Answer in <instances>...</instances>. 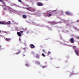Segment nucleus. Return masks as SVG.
Masks as SVG:
<instances>
[{
  "label": "nucleus",
  "mask_w": 79,
  "mask_h": 79,
  "mask_svg": "<svg viewBox=\"0 0 79 79\" xmlns=\"http://www.w3.org/2000/svg\"><path fill=\"white\" fill-rule=\"evenodd\" d=\"M42 51H43V52H44V53H45V50H44V49L42 50Z\"/></svg>",
  "instance_id": "21"
},
{
  "label": "nucleus",
  "mask_w": 79,
  "mask_h": 79,
  "mask_svg": "<svg viewBox=\"0 0 79 79\" xmlns=\"http://www.w3.org/2000/svg\"><path fill=\"white\" fill-rule=\"evenodd\" d=\"M29 8L30 9L31 11H35V9L34 8L29 7Z\"/></svg>",
  "instance_id": "4"
},
{
  "label": "nucleus",
  "mask_w": 79,
  "mask_h": 79,
  "mask_svg": "<svg viewBox=\"0 0 79 79\" xmlns=\"http://www.w3.org/2000/svg\"><path fill=\"white\" fill-rule=\"evenodd\" d=\"M52 13H48V15L47 16H51L52 15Z\"/></svg>",
  "instance_id": "10"
},
{
  "label": "nucleus",
  "mask_w": 79,
  "mask_h": 79,
  "mask_svg": "<svg viewBox=\"0 0 79 79\" xmlns=\"http://www.w3.org/2000/svg\"><path fill=\"white\" fill-rule=\"evenodd\" d=\"M26 9L27 10H28V11H31V10H29V9L28 8H26Z\"/></svg>",
  "instance_id": "18"
},
{
  "label": "nucleus",
  "mask_w": 79,
  "mask_h": 79,
  "mask_svg": "<svg viewBox=\"0 0 79 79\" xmlns=\"http://www.w3.org/2000/svg\"><path fill=\"white\" fill-rule=\"evenodd\" d=\"M34 47H35V46H34V45L32 44H31V46L30 47V48H31L32 49Z\"/></svg>",
  "instance_id": "8"
},
{
  "label": "nucleus",
  "mask_w": 79,
  "mask_h": 79,
  "mask_svg": "<svg viewBox=\"0 0 79 79\" xmlns=\"http://www.w3.org/2000/svg\"><path fill=\"white\" fill-rule=\"evenodd\" d=\"M36 4L38 6H42L43 5V4L40 2H38L36 3Z\"/></svg>",
  "instance_id": "1"
},
{
  "label": "nucleus",
  "mask_w": 79,
  "mask_h": 79,
  "mask_svg": "<svg viewBox=\"0 0 79 79\" xmlns=\"http://www.w3.org/2000/svg\"><path fill=\"white\" fill-rule=\"evenodd\" d=\"M0 2H3L4 5L5 4V2H3V0H0Z\"/></svg>",
  "instance_id": "15"
},
{
  "label": "nucleus",
  "mask_w": 79,
  "mask_h": 79,
  "mask_svg": "<svg viewBox=\"0 0 79 79\" xmlns=\"http://www.w3.org/2000/svg\"><path fill=\"white\" fill-rule=\"evenodd\" d=\"M7 41V42H10V41L11 40V39L10 38H6L5 39Z\"/></svg>",
  "instance_id": "6"
},
{
  "label": "nucleus",
  "mask_w": 79,
  "mask_h": 79,
  "mask_svg": "<svg viewBox=\"0 0 79 79\" xmlns=\"http://www.w3.org/2000/svg\"><path fill=\"white\" fill-rule=\"evenodd\" d=\"M26 66H29V65H28V64H27L26 65Z\"/></svg>",
  "instance_id": "23"
},
{
  "label": "nucleus",
  "mask_w": 79,
  "mask_h": 79,
  "mask_svg": "<svg viewBox=\"0 0 79 79\" xmlns=\"http://www.w3.org/2000/svg\"><path fill=\"white\" fill-rule=\"evenodd\" d=\"M23 55V56H25V55Z\"/></svg>",
  "instance_id": "28"
},
{
  "label": "nucleus",
  "mask_w": 79,
  "mask_h": 79,
  "mask_svg": "<svg viewBox=\"0 0 79 79\" xmlns=\"http://www.w3.org/2000/svg\"><path fill=\"white\" fill-rule=\"evenodd\" d=\"M5 40L6 39L5 38Z\"/></svg>",
  "instance_id": "31"
},
{
  "label": "nucleus",
  "mask_w": 79,
  "mask_h": 79,
  "mask_svg": "<svg viewBox=\"0 0 79 79\" xmlns=\"http://www.w3.org/2000/svg\"><path fill=\"white\" fill-rule=\"evenodd\" d=\"M11 23V21H9L7 23V24H10Z\"/></svg>",
  "instance_id": "14"
},
{
  "label": "nucleus",
  "mask_w": 79,
  "mask_h": 79,
  "mask_svg": "<svg viewBox=\"0 0 79 79\" xmlns=\"http://www.w3.org/2000/svg\"><path fill=\"white\" fill-rule=\"evenodd\" d=\"M75 53L76 55H79V51H77L76 50H75Z\"/></svg>",
  "instance_id": "3"
},
{
  "label": "nucleus",
  "mask_w": 79,
  "mask_h": 79,
  "mask_svg": "<svg viewBox=\"0 0 79 79\" xmlns=\"http://www.w3.org/2000/svg\"><path fill=\"white\" fill-rule=\"evenodd\" d=\"M36 63H38V64H40V63L39 62H36Z\"/></svg>",
  "instance_id": "22"
},
{
  "label": "nucleus",
  "mask_w": 79,
  "mask_h": 79,
  "mask_svg": "<svg viewBox=\"0 0 79 79\" xmlns=\"http://www.w3.org/2000/svg\"><path fill=\"white\" fill-rule=\"evenodd\" d=\"M73 47H74V48H76V46H73Z\"/></svg>",
  "instance_id": "27"
},
{
  "label": "nucleus",
  "mask_w": 79,
  "mask_h": 79,
  "mask_svg": "<svg viewBox=\"0 0 79 79\" xmlns=\"http://www.w3.org/2000/svg\"><path fill=\"white\" fill-rule=\"evenodd\" d=\"M36 58L39 59V55H38V54H36Z\"/></svg>",
  "instance_id": "12"
},
{
  "label": "nucleus",
  "mask_w": 79,
  "mask_h": 79,
  "mask_svg": "<svg viewBox=\"0 0 79 79\" xmlns=\"http://www.w3.org/2000/svg\"><path fill=\"white\" fill-rule=\"evenodd\" d=\"M17 35H18V36H19V37H21L22 35L21 33L19 32H17Z\"/></svg>",
  "instance_id": "5"
},
{
  "label": "nucleus",
  "mask_w": 79,
  "mask_h": 79,
  "mask_svg": "<svg viewBox=\"0 0 79 79\" xmlns=\"http://www.w3.org/2000/svg\"><path fill=\"white\" fill-rule=\"evenodd\" d=\"M27 17L26 16V15H22V18H26Z\"/></svg>",
  "instance_id": "11"
},
{
  "label": "nucleus",
  "mask_w": 79,
  "mask_h": 79,
  "mask_svg": "<svg viewBox=\"0 0 79 79\" xmlns=\"http://www.w3.org/2000/svg\"><path fill=\"white\" fill-rule=\"evenodd\" d=\"M50 53H51V52L50 51H48V53H47V55H49Z\"/></svg>",
  "instance_id": "16"
},
{
  "label": "nucleus",
  "mask_w": 79,
  "mask_h": 79,
  "mask_svg": "<svg viewBox=\"0 0 79 79\" xmlns=\"http://www.w3.org/2000/svg\"><path fill=\"white\" fill-rule=\"evenodd\" d=\"M42 55L44 57H45V55L44 54L42 53Z\"/></svg>",
  "instance_id": "19"
},
{
  "label": "nucleus",
  "mask_w": 79,
  "mask_h": 79,
  "mask_svg": "<svg viewBox=\"0 0 79 79\" xmlns=\"http://www.w3.org/2000/svg\"><path fill=\"white\" fill-rule=\"evenodd\" d=\"M42 68H45L47 67L46 66H42Z\"/></svg>",
  "instance_id": "17"
},
{
  "label": "nucleus",
  "mask_w": 79,
  "mask_h": 79,
  "mask_svg": "<svg viewBox=\"0 0 79 79\" xmlns=\"http://www.w3.org/2000/svg\"><path fill=\"white\" fill-rule=\"evenodd\" d=\"M65 14H66L67 15H71V13L69 12H66Z\"/></svg>",
  "instance_id": "7"
},
{
  "label": "nucleus",
  "mask_w": 79,
  "mask_h": 79,
  "mask_svg": "<svg viewBox=\"0 0 79 79\" xmlns=\"http://www.w3.org/2000/svg\"><path fill=\"white\" fill-rule=\"evenodd\" d=\"M18 2H20V3H22V1H21V0H18Z\"/></svg>",
  "instance_id": "20"
},
{
  "label": "nucleus",
  "mask_w": 79,
  "mask_h": 79,
  "mask_svg": "<svg viewBox=\"0 0 79 79\" xmlns=\"http://www.w3.org/2000/svg\"><path fill=\"white\" fill-rule=\"evenodd\" d=\"M19 41H21V38H19Z\"/></svg>",
  "instance_id": "26"
},
{
  "label": "nucleus",
  "mask_w": 79,
  "mask_h": 79,
  "mask_svg": "<svg viewBox=\"0 0 79 79\" xmlns=\"http://www.w3.org/2000/svg\"><path fill=\"white\" fill-rule=\"evenodd\" d=\"M18 52H17L16 53V55H17V54H19V53H20V50H19L18 51Z\"/></svg>",
  "instance_id": "13"
},
{
  "label": "nucleus",
  "mask_w": 79,
  "mask_h": 79,
  "mask_svg": "<svg viewBox=\"0 0 79 79\" xmlns=\"http://www.w3.org/2000/svg\"><path fill=\"white\" fill-rule=\"evenodd\" d=\"M6 10V8L5 7L4 8V10Z\"/></svg>",
  "instance_id": "25"
},
{
  "label": "nucleus",
  "mask_w": 79,
  "mask_h": 79,
  "mask_svg": "<svg viewBox=\"0 0 79 79\" xmlns=\"http://www.w3.org/2000/svg\"><path fill=\"white\" fill-rule=\"evenodd\" d=\"M1 32V31L0 30V33Z\"/></svg>",
  "instance_id": "29"
},
{
  "label": "nucleus",
  "mask_w": 79,
  "mask_h": 79,
  "mask_svg": "<svg viewBox=\"0 0 79 79\" xmlns=\"http://www.w3.org/2000/svg\"><path fill=\"white\" fill-rule=\"evenodd\" d=\"M70 42L71 43H74V39L73 38H71L70 39Z\"/></svg>",
  "instance_id": "2"
},
{
  "label": "nucleus",
  "mask_w": 79,
  "mask_h": 79,
  "mask_svg": "<svg viewBox=\"0 0 79 79\" xmlns=\"http://www.w3.org/2000/svg\"><path fill=\"white\" fill-rule=\"evenodd\" d=\"M78 39H79V37H78Z\"/></svg>",
  "instance_id": "30"
},
{
  "label": "nucleus",
  "mask_w": 79,
  "mask_h": 79,
  "mask_svg": "<svg viewBox=\"0 0 79 79\" xmlns=\"http://www.w3.org/2000/svg\"><path fill=\"white\" fill-rule=\"evenodd\" d=\"M23 31H20V33H23Z\"/></svg>",
  "instance_id": "24"
},
{
  "label": "nucleus",
  "mask_w": 79,
  "mask_h": 79,
  "mask_svg": "<svg viewBox=\"0 0 79 79\" xmlns=\"http://www.w3.org/2000/svg\"><path fill=\"white\" fill-rule=\"evenodd\" d=\"M5 22H0V24H5Z\"/></svg>",
  "instance_id": "9"
}]
</instances>
